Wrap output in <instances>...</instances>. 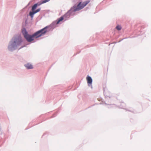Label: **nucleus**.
Wrapping results in <instances>:
<instances>
[{
  "label": "nucleus",
  "mask_w": 151,
  "mask_h": 151,
  "mask_svg": "<svg viewBox=\"0 0 151 151\" xmlns=\"http://www.w3.org/2000/svg\"><path fill=\"white\" fill-rule=\"evenodd\" d=\"M47 28L48 27L47 26L34 33L33 34L34 38H37L44 35L48 31L47 29Z\"/></svg>",
  "instance_id": "obj_1"
},
{
  "label": "nucleus",
  "mask_w": 151,
  "mask_h": 151,
  "mask_svg": "<svg viewBox=\"0 0 151 151\" xmlns=\"http://www.w3.org/2000/svg\"><path fill=\"white\" fill-rule=\"evenodd\" d=\"M89 2V1H88L83 2L82 4L81 2H80L77 5L76 8L75 9V10L78 11L83 9Z\"/></svg>",
  "instance_id": "obj_2"
},
{
  "label": "nucleus",
  "mask_w": 151,
  "mask_h": 151,
  "mask_svg": "<svg viewBox=\"0 0 151 151\" xmlns=\"http://www.w3.org/2000/svg\"><path fill=\"white\" fill-rule=\"evenodd\" d=\"M50 0H44L41 3H37L35 4L32 7V10L33 11L36 9L37 6H39L42 4L45 3L49 1Z\"/></svg>",
  "instance_id": "obj_3"
},
{
  "label": "nucleus",
  "mask_w": 151,
  "mask_h": 151,
  "mask_svg": "<svg viewBox=\"0 0 151 151\" xmlns=\"http://www.w3.org/2000/svg\"><path fill=\"white\" fill-rule=\"evenodd\" d=\"M21 37L20 36H19L15 38L14 42L15 43L16 46L19 45L22 42Z\"/></svg>",
  "instance_id": "obj_4"
},
{
  "label": "nucleus",
  "mask_w": 151,
  "mask_h": 151,
  "mask_svg": "<svg viewBox=\"0 0 151 151\" xmlns=\"http://www.w3.org/2000/svg\"><path fill=\"white\" fill-rule=\"evenodd\" d=\"M24 37L28 42H31L34 40V38L33 35H30L29 34H28L27 35H26Z\"/></svg>",
  "instance_id": "obj_5"
},
{
  "label": "nucleus",
  "mask_w": 151,
  "mask_h": 151,
  "mask_svg": "<svg viewBox=\"0 0 151 151\" xmlns=\"http://www.w3.org/2000/svg\"><path fill=\"white\" fill-rule=\"evenodd\" d=\"M86 80L88 85L89 86L90 85L92 86V80L91 77L88 76L86 77Z\"/></svg>",
  "instance_id": "obj_6"
},
{
  "label": "nucleus",
  "mask_w": 151,
  "mask_h": 151,
  "mask_svg": "<svg viewBox=\"0 0 151 151\" xmlns=\"http://www.w3.org/2000/svg\"><path fill=\"white\" fill-rule=\"evenodd\" d=\"M25 66L27 69H31L33 68V67L31 64H27L25 65Z\"/></svg>",
  "instance_id": "obj_7"
},
{
  "label": "nucleus",
  "mask_w": 151,
  "mask_h": 151,
  "mask_svg": "<svg viewBox=\"0 0 151 151\" xmlns=\"http://www.w3.org/2000/svg\"><path fill=\"white\" fill-rule=\"evenodd\" d=\"M22 32L24 37L26 35H27L28 34L26 30L25 29H24L22 30Z\"/></svg>",
  "instance_id": "obj_8"
},
{
  "label": "nucleus",
  "mask_w": 151,
  "mask_h": 151,
  "mask_svg": "<svg viewBox=\"0 0 151 151\" xmlns=\"http://www.w3.org/2000/svg\"><path fill=\"white\" fill-rule=\"evenodd\" d=\"M63 19V17H60L58 20V21L56 23V24H58L60 22L62 21Z\"/></svg>",
  "instance_id": "obj_9"
},
{
  "label": "nucleus",
  "mask_w": 151,
  "mask_h": 151,
  "mask_svg": "<svg viewBox=\"0 0 151 151\" xmlns=\"http://www.w3.org/2000/svg\"><path fill=\"white\" fill-rule=\"evenodd\" d=\"M35 13H34V12L33 11V12H29V15L32 18V17H33V15L34 14H35Z\"/></svg>",
  "instance_id": "obj_10"
},
{
  "label": "nucleus",
  "mask_w": 151,
  "mask_h": 151,
  "mask_svg": "<svg viewBox=\"0 0 151 151\" xmlns=\"http://www.w3.org/2000/svg\"><path fill=\"white\" fill-rule=\"evenodd\" d=\"M116 28L117 30H119L121 29L122 27L118 25L116 27Z\"/></svg>",
  "instance_id": "obj_11"
},
{
  "label": "nucleus",
  "mask_w": 151,
  "mask_h": 151,
  "mask_svg": "<svg viewBox=\"0 0 151 151\" xmlns=\"http://www.w3.org/2000/svg\"><path fill=\"white\" fill-rule=\"evenodd\" d=\"M40 10V8H39V9H37V10H36V11H34V13H36L38 12H39Z\"/></svg>",
  "instance_id": "obj_12"
}]
</instances>
